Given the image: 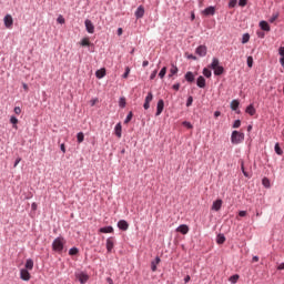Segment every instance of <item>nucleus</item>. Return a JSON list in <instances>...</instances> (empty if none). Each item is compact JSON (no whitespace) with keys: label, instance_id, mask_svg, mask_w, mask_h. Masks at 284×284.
I'll return each mask as SVG.
<instances>
[{"label":"nucleus","instance_id":"obj_1","mask_svg":"<svg viewBox=\"0 0 284 284\" xmlns=\"http://www.w3.org/2000/svg\"><path fill=\"white\" fill-rule=\"evenodd\" d=\"M64 246H65V239L63 237H57L52 243L53 252H58L59 254L63 252Z\"/></svg>","mask_w":284,"mask_h":284},{"label":"nucleus","instance_id":"obj_2","mask_svg":"<svg viewBox=\"0 0 284 284\" xmlns=\"http://www.w3.org/2000/svg\"><path fill=\"white\" fill-rule=\"evenodd\" d=\"M245 141V133H241L239 131H233L231 135V143L233 145H239V143H243Z\"/></svg>","mask_w":284,"mask_h":284},{"label":"nucleus","instance_id":"obj_3","mask_svg":"<svg viewBox=\"0 0 284 284\" xmlns=\"http://www.w3.org/2000/svg\"><path fill=\"white\" fill-rule=\"evenodd\" d=\"M6 28L8 30H12V26H14V20L12 19L11 14H7L3 19Z\"/></svg>","mask_w":284,"mask_h":284},{"label":"nucleus","instance_id":"obj_4","mask_svg":"<svg viewBox=\"0 0 284 284\" xmlns=\"http://www.w3.org/2000/svg\"><path fill=\"white\" fill-rule=\"evenodd\" d=\"M153 99H154V94H152V92H149L144 100V104H143L144 110H150V103H152Z\"/></svg>","mask_w":284,"mask_h":284},{"label":"nucleus","instance_id":"obj_5","mask_svg":"<svg viewBox=\"0 0 284 284\" xmlns=\"http://www.w3.org/2000/svg\"><path fill=\"white\" fill-rule=\"evenodd\" d=\"M164 108H165V102L163 101V99L159 100L158 105H156L155 116H161V114L163 113Z\"/></svg>","mask_w":284,"mask_h":284},{"label":"nucleus","instance_id":"obj_6","mask_svg":"<svg viewBox=\"0 0 284 284\" xmlns=\"http://www.w3.org/2000/svg\"><path fill=\"white\" fill-rule=\"evenodd\" d=\"M84 26H85L87 32H89V34H94V24L92 23L91 20H85Z\"/></svg>","mask_w":284,"mask_h":284},{"label":"nucleus","instance_id":"obj_7","mask_svg":"<svg viewBox=\"0 0 284 284\" xmlns=\"http://www.w3.org/2000/svg\"><path fill=\"white\" fill-rule=\"evenodd\" d=\"M195 53L199 54V57H205L207 54V47L200 45L196 48Z\"/></svg>","mask_w":284,"mask_h":284},{"label":"nucleus","instance_id":"obj_8","mask_svg":"<svg viewBox=\"0 0 284 284\" xmlns=\"http://www.w3.org/2000/svg\"><path fill=\"white\" fill-rule=\"evenodd\" d=\"M118 227H119V230L126 232V230L130 227V224H128V221H125V220H120L118 222Z\"/></svg>","mask_w":284,"mask_h":284},{"label":"nucleus","instance_id":"obj_9","mask_svg":"<svg viewBox=\"0 0 284 284\" xmlns=\"http://www.w3.org/2000/svg\"><path fill=\"white\" fill-rule=\"evenodd\" d=\"M223 207V200H216L213 202L211 210H214V212H219Z\"/></svg>","mask_w":284,"mask_h":284},{"label":"nucleus","instance_id":"obj_10","mask_svg":"<svg viewBox=\"0 0 284 284\" xmlns=\"http://www.w3.org/2000/svg\"><path fill=\"white\" fill-rule=\"evenodd\" d=\"M114 250V237H109L106 240V252L110 254Z\"/></svg>","mask_w":284,"mask_h":284},{"label":"nucleus","instance_id":"obj_11","mask_svg":"<svg viewBox=\"0 0 284 284\" xmlns=\"http://www.w3.org/2000/svg\"><path fill=\"white\" fill-rule=\"evenodd\" d=\"M215 13H216V9L214 7H207L203 11V14H205V17H214Z\"/></svg>","mask_w":284,"mask_h":284},{"label":"nucleus","instance_id":"obj_12","mask_svg":"<svg viewBox=\"0 0 284 284\" xmlns=\"http://www.w3.org/2000/svg\"><path fill=\"white\" fill-rule=\"evenodd\" d=\"M143 14H145V8L143 6L138 7L135 11L136 19H143Z\"/></svg>","mask_w":284,"mask_h":284},{"label":"nucleus","instance_id":"obj_13","mask_svg":"<svg viewBox=\"0 0 284 284\" xmlns=\"http://www.w3.org/2000/svg\"><path fill=\"white\" fill-rule=\"evenodd\" d=\"M20 277L22 278V281H30V272H28V270L22 268L20 271Z\"/></svg>","mask_w":284,"mask_h":284},{"label":"nucleus","instance_id":"obj_14","mask_svg":"<svg viewBox=\"0 0 284 284\" xmlns=\"http://www.w3.org/2000/svg\"><path fill=\"white\" fill-rule=\"evenodd\" d=\"M176 232H180V234H187V232H190V226L182 224L176 229Z\"/></svg>","mask_w":284,"mask_h":284},{"label":"nucleus","instance_id":"obj_15","mask_svg":"<svg viewBox=\"0 0 284 284\" xmlns=\"http://www.w3.org/2000/svg\"><path fill=\"white\" fill-rule=\"evenodd\" d=\"M101 234H112L114 229L112 226H105L100 229Z\"/></svg>","mask_w":284,"mask_h":284},{"label":"nucleus","instance_id":"obj_16","mask_svg":"<svg viewBox=\"0 0 284 284\" xmlns=\"http://www.w3.org/2000/svg\"><path fill=\"white\" fill-rule=\"evenodd\" d=\"M159 263H161V257H155L154 261L151 262V270L152 272H156V265H159Z\"/></svg>","mask_w":284,"mask_h":284},{"label":"nucleus","instance_id":"obj_17","mask_svg":"<svg viewBox=\"0 0 284 284\" xmlns=\"http://www.w3.org/2000/svg\"><path fill=\"white\" fill-rule=\"evenodd\" d=\"M260 28L261 30H264V32H270V23H267V21H261Z\"/></svg>","mask_w":284,"mask_h":284},{"label":"nucleus","instance_id":"obj_18","mask_svg":"<svg viewBox=\"0 0 284 284\" xmlns=\"http://www.w3.org/2000/svg\"><path fill=\"white\" fill-rule=\"evenodd\" d=\"M246 114H250V116H254V114H256V109L254 108V104H251L246 108Z\"/></svg>","mask_w":284,"mask_h":284},{"label":"nucleus","instance_id":"obj_19","mask_svg":"<svg viewBox=\"0 0 284 284\" xmlns=\"http://www.w3.org/2000/svg\"><path fill=\"white\" fill-rule=\"evenodd\" d=\"M197 88H205V78L203 75H200L196 81Z\"/></svg>","mask_w":284,"mask_h":284},{"label":"nucleus","instance_id":"obj_20","mask_svg":"<svg viewBox=\"0 0 284 284\" xmlns=\"http://www.w3.org/2000/svg\"><path fill=\"white\" fill-rule=\"evenodd\" d=\"M114 132H115V136H118V139H121L122 134V126H121V123H118L114 128Z\"/></svg>","mask_w":284,"mask_h":284},{"label":"nucleus","instance_id":"obj_21","mask_svg":"<svg viewBox=\"0 0 284 284\" xmlns=\"http://www.w3.org/2000/svg\"><path fill=\"white\" fill-rule=\"evenodd\" d=\"M239 105H241V102H239V100H233L231 102V110H233L234 112H236V110H239Z\"/></svg>","mask_w":284,"mask_h":284},{"label":"nucleus","instance_id":"obj_22","mask_svg":"<svg viewBox=\"0 0 284 284\" xmlns=\"http://www.w3.org/2000/svg\"><path fill=\"white\" fill-rule=\"evenodd\" d=\"M185 80H186L189 83L194 82V73H192L191 71L186 72V74H185Z\"/></svg>","mask_w":284,"mask_h":284},{"label":"nucleus","instance_id":"obj_23","mask_svg":"<svg viewBox=\"0 0 284 284\" xmlns=\"http://www.w3.org/2000/svg\"><path fill=\"white\" fill-rule=\"evenodd\" d=\"M214 70V74H215V77H221V74H223V72H224V69H223V67L222 65H220V67H216L215 69H213Z\"/></svg>","mask_w":284,"mask_h":284},{"label":"nucleus","instance_id":"obj_24","mask_svg":"<svg viewBox=\"0 0 284 284\" xmlns=\"http://www.w3.org/2000/svg\"><path fill=\"white\" fill-rule=\"evenodd\" d=\"M179 73V68L174 64L171 65V69H170V74L169 77H174V74H178Z\"/></svg>","mask_w":284,"mask_h":284},{"label":"nucleus","instance_id":"obj_25","mask_svg":"<svg viewBox=\"0 0 284 284\" xmlns=\"http://www.w3.org/2000/svg\"><path fill=\"white\" fill-rule=\"evenodd\" d=\"M97 79H103L105 77V69H100L95 72Z\"/></svg>","mask_w":284,"mask_h":284},{"label":"nucleus","instance_id":"obj_26","mask_svg":"<svg viewBox=\"0 0 284 284\" xmlns=\"http://www.w3.org/2000/svg\"><path fill=\"white\" fill-rule=\"evenodd\" d=\"M88 278H90V277L84 273L79 275V281L81 284L88 283Z\"/></svg>","mask_w":284,"mask_h":284},{"label":"nucleus","instance_id":"obj_27","mask_svg":"<svg viewBox=\"0 0 284 284\" xmlns=\"http://www.w3.org/2000/svg\"><path fill=\"white\" fill-rule=\"evenodd\" d=\"M10 123L13 124V129H14V130H18V129H19V126H17V123H19V119H17V116L12 115V116L10 118Z\"/></svg>","mask_w":284,"mask_h":284},{"label":"nucleus","instance_id":"obj_28","mask_svg":"<svg viewBox=\"0 0 284 284\" xmlns=\"http://www.w3.org/2000/svg\"><path fill=\"white\" fill-rule=\"evenodd\" d=\"M216 243L219 245H223V243H225V235L219 234L217 237H216Z\"/></svg>","mask_w":284,"mask_h":284},{"label":"nucleus","instance_id":"obj_29","mask_svg":"<svg viewBox=\"0 0 284 284\" xmlns=\"http://www.w3.org/2000/svg\"><path fill=\"white\" fill-rule=\"evenodd\" d=\"M77 141L78 143H83V141H85V135L83 134V132H79L77 134Z\"/></svg>","mask_w":284,"mask_h":284},{"label":"nucleus","instance_id":"obj_30","mask_svg":"<svg viewBox=\"0 0 284 284\" xmlns=\"http://www.w3.org/2000/svg\"><path fill=\"white\" fill-rule=\"evenodd\" d=\"M80 45H82V48L89 47L90 45V38H83L80 42Z\"/></svg>","mask_w":284,"mask_h":284},{"label":"nucleus","instance_id":"obj_31","mask_svg":"<svg viewBox=\"0 0 284 284\" xmlns=\"http://www.w3.org/2000/svg\"><path fill=\"white\" fill-rule=\"evenodd\" d=\"M34 267V262L32 260H27L26 262V268L32 270Z\"/></svg>","mask_w":284,"mask_h":284},{"label":"nucleus","instance_id":"obj_32","mask_svg":"<svg viewBox=\"0 0 284 284\" xmlns=\"http://www.w3.org/2000/svg\"><path fill=\"white\" fill-rule=\"evenodd\" d=\"M168 74V67H163L159 73L160 79H163Z\"/></svg>","mask_w":284,"mask_h":284},{"label":"nucleus","instance_id":"obj_33","mask_svg":"<svg viewBox=\"0 0 284 284\" xmlns=\"http://www.w3.org/2000/svg\"><path fill=\"white\" fill-rule=\"evenodd\" d=\"M77 254H79V248L72 247V248L69 250V255L70 256H77Z\"/></svg>","mask_w":284,"mask_h":284},{"label":"nucleus","instance_id":"obj_34","mask_svg":"<svg viewBox=\"0 0 284 284\" xmlns=\"http://www.w3.org/2000/svg\"><path fill=\"white\" fill-rule=\"evenodd\" d=\"M219 59L217 58H213V61L211 63V68L212 70H214L215 68H219Z\"/></svg>","mask_w":284,"mask_h":284},{"label":"nucleus","instance_id":"obj_35","mask_svg":"<svg viewBox=\"0 0 284 284\" xmlns=\"http://www.w3.org/2000/svg\"><path fill=\"white\" fill-rule=\"evenodd\" d=\"M203 74H204V77H206V79H210V77H212V71L207 68H204Z\"/></svg>","mask_w":284,"mask_h":284},{"label":"nucleus","instance_id":"obj_36","mask_svg":"<svg viewBox=\"0 0 284 284\" xmlns=\"http://www.w3.org/2000/svg\"><path fill=\"white\" fill-rule=\"evenodd\" d=\"M275 152L278 154V156L283 155V150L278 143L275 144Z\"/></svg>","mask_w":284,"mask_h":284},{"label":"nucleus","instance_id":"obj_37","mask_svg":"<svg viewBox=\"0 0 284 284\" xmlns=\"http://www.w3.org/2000/svg\"><path fill=\"white\" fill-rule=\"evenodd\" d=\"M250 42V33H244L242 37V43H248Z\"/></svg>","mask_w":284,"mask_h":284},{"label":"nucleus","instance_id":"obj_38","mask_svg":"<svg viewBox=\"0 0 284 284\" xmlns=\"http://www.w3.org/2000/svg\"><path fill=\"white\" fill-rule=\"evenodd\" d=\"M246 63L248 68H252V65H254V58H252V55L247 57Z\"/></svg>","mask_w":284,"mask_h":284},{"label":"nucleus","instance_id":"obj_39","mask_svg":"<svg viewBox=\"0 0 284 284\" xmlns=\"http://www.w3.org/2000/svg\"><path fill=\"white\" fill-rule=\"evenodd\" d=\"M241 170H242L244 176H246V179L250 178V173H247V172L245 171V164H244L243 162L241 163Z\"/></svg>","mask_w":284,"mask_h":284},{"label":"nucleus","instance_id":"obj_40","mask_svg":"<svg viewBox=\"0 0 284 284\" xmlns=\"http://www.w3.org/2000/svg\"><path fill=\"white\" fill-rule=\"evenodd\" d=\"M262 185H264V187H270V179L264 178V179L262 180Z\"/></svg>","mask_w":284,"mask_h":284},{"label":"nucleus","instance_id":"obj_41","mask_svg":"<svg viewBox=\"0 0 284 284\" xmlns=\"http://www.w3.org/2000/svg\"><path fill=\"white\" fill-rule=\"evenodd\" d=\"M132 116H133V114H132V111H131V112H129V114L126 115V118H125V120H124V123H125V124L130 123V121H132Z\"/></svg>","mask_w":284,"mask_h":284},{"label":"nucleus","instance_id":"obj_42","mask_svg":"<svg viewBox=\"0 0 284 284\" xmlns=\"http://www.w3.org/2000/svg\"><path fill=\"white\" fill-rule=\"evenodd\" d=\"M236 3H239V0H230L229 8H236Z\"/></svg>","mask_w":284,"mask_h":284},{"label":"nucleus","instance_id":"obj_43","mask_svg":"<svg viewBox=\"0 0 284 284\" xmlns=\"http://www.w3.org/2000/svg\"><path fill=\"white\" fill-rule=\"evenodd\" d=\"M125 103H126L125 98H120V101H119L120 108H125Z\"/></svg>","mask_w":284,"mask_h":284},{"label":"nucleus","instance_id":"obj_44","mask_svg":"<svg viewBox=\"0 0 284 284\" xmlns=\"http://www.w3.org/2000/svg\"><path fill=\"white\" fill-rule=\"evenodd\" d=\"M192 103H194V98L189 97L187 101H186V108H190V105H192Z\"/></svg>","mask_w":284,"mask_h":284},{"label":"nucleus","instance_id":"obj_45","mask_svg":"<svg viewBox=\"0 0 284 284\" xmlns=\"http://www.w3.org/2000/svg\"><path fill=\"white\" fill-rule=\"evenodd\" d=\"M122 77H123V79H128V77H130V67L125 68V72Z\"/></svg>","mask_w":284,"mask_h":284},{"label":"nucleus","instance_id":"obj_46","mask_svg":"<svg viewBox=\"0 0 284 284\" xmlns=\"http://www.w3.org/2000/svg\"><path fill=\"white\" fill-rule=\"evenodd\" d=\"M239 6H240L241 8H245V7L247 6V0H240V1H239Z\"/></svg>","mask_w":284,"mask_h":284},{"label":"nucleus","instance_id":"obj_47","mask_svg":"<svg viewBox=\"0 0 284 284\" xmlns=\"http://www.w3.org/2000/svg\"><path fill=\"white\" fill-rule=\"evenodd\" d=\"M58 23H65V18H63V16H59L58 19H57Z\"/></svg>","mask_w":284,"mask_h":284},{"label":"nucleus","instance_id":"obj_48","mask_svg":"<svg viewBox=\"0 0 284 284\" xmlns=\"http://www.w3.org/2000/svg\"><path fill=\"white\" fill-rule=\"evenodd\" d=\"M158 72H159L158 70H154V71L151 73V75H150L151 81H154V79H156Z\"/></svg>","mask_w":284,"mask_h":284},{"label":"nucleus","instance_id":"obj_49","mask_svg":"<svg viewBox=\"0 0 284 284\" xmlns=\"http://www.w3.org/2000/svg\"><path fill=\"white\" fill-rule=\"evenodd\" d=\"M230 281H231L232 283H236V282L239 281V275H232V276L230 277Z\"/></svg>","mask_w":284,"mask_h":284},{"label":"nucleus","instance_id":"obj_50","mask_svg":"<svg viewBox=\"0 0 284 284\" xmlns=\"http://www.w3.org/2000/svg\"><path fill=\"white\" fill-rule=\"evenodd\" d=\"M183 125H184V128H187L189 130H192V123H190V122H187V121H184L183 122Z\"/></svg>","mask_w":284,"mask_h":284},{"label":"nucleus","instance_id":"obj_51","mask_svg":"<svg viewBox=\"0 0 284 284\" xmlns=\"http://www.w3.org/2000/svg\"><path fill=\"white\" fill-rule=\"evenodd\" d=\"M233 128H234V129L241 128V120H236V121L233 123Z\"/></svg>","mask_w":284,"mask_h":284},{"label":"nucleus","instance_id":"obj_52","mask_svg":"<svg viewBox=\"0 0 284 284\" xmlns=\"http://www.w3.org/2000/svg\"><path fill=\"white\" fill-rule=\"evenodd\" d=\"M173 90H175L176 92H179V90L181 89V84L180 83H175L173 84Z\"/></svg>","mask_w":284,"mask_h":284},{"label":"nucleus","instance_id":"obj_53","mask_svg":"<svg viewBox=\"0 0 284 284\" xmlns=\"http://www.w3.org/2000/svg\"><path fill=\"white\" fill-rule=\"evenodd\" d=\"M239 216H247V212L246 211H240L239 212Z\"/></svg>","mask_w":284,"mask_h":284},{"label":"nucleus","instance_id":"obj_54","mask_svg":"<svg viewBox=\"0 0 284 284\" xmlns=\"http://www.w3.org/2000/svg\"><path fill=\"white\" fill-rule=\"evenodd\" d=\"M278 52H280V55H281L282 58H284V47H281L280 50H278Z\"/></svg>","mask_w":284,"mask_h":284},{"label":"nucleus","instance_id":"obj_55","mask_svg":"<svg viewBox=\"0 0 284 284\" xmlns=\"http://www.w3.org/2000/svg\"><path fill=\"white\" fill-rule=\"evenodd\" d=\"M19 163H21V158H18L13 164V168H17V165H19Z\"/></svg>","mask_w":284,"mask_h":284},{"label":"nucleus","instance_id":"obj_56","mask_svg":"<svg viewBox=\"0 0 284 284\" xmlns=\"http://www.w3.org/2000/svg\"><path fill=\"white\" fill-rule=\"evenodd\" d=\"M14 113H16V114H21V109H20L19 106H16V108H14Z\"/></svg>","mask_w":284,"mask_h":284},{"label":"nucleus","instance_id":"obj_57","mask_svg":"<svg viewBox=\"0 0 284 284\" xmlns=\"http://www.w3.org/2000/svg\"><path fill=\"white\" fill-rule=\"evenodd\" d=\"M98 101H99V99H93V100H91V106L97 105Z\"/></svg>","mask_w":284,"mask_h":284},{"label":"nucleus","instance_id":"obj_58","mask_svg":"<svg viewBox=\"0 0 284 284\" xmlns=\"http://www.w3.org/2000/svg\"><path fill=\"white\" fill-rule=\"evenodd\" d=\"M60 150H61V152H63V154H65V144H61Z\"/></svg>","mask_w":284,"mask_h":284},{"label":"nucleus","instance_id":"obj_59","mask_svg":"<svg viewBox=\"0 0 284 284\" xmlns=\"http://www.w3.org/2000/svg\"><path fill=\"white\" fill-rule=\"evenodd\" d=\"M37 207H38L37 203L33 202V203L31 204V209H32L33 211H37Z\"/></svg>","mask_w":284,"mask_h":284},{"label":"nucleus","instance_id":"obj_60","mask_svg":"<svg viewBox=\"0 0 284 284\" xmlns=\"http://www.w3.org/2000/svg\"><path fill=\"white\" fill-rule=\"evenodd\" d=\"M214 116H215V119H219V116H221V112L220 111H215L214 112Z\"/></svg>","mask_w":284,"mask_h":284},{"label":"nucleus","instance_id":"obj_61","mask_svg":"<svg viewBox=\"0 0 284 284\" xmlns=\"http://www.w3.org/2000/svg\"><path fill=\"white\" fill-rule=\"evenodd\" d=\"M106 283H109V284H114V281H113L111 277H108V278H106Z\"/></svg>","mask_w":284,"mask_h":284},{"label":"nucleus","instance_id":"obj_62","mask_svg":"<svg viewBox=\"0 0 284 284\" xmlns=\"http://www.w3.org/2000/svg\"><path fill=\"white\" fill-rule=\"evenodd\" d=\"M190 280H191L190 275H186L184 278V283H190Z\"/></svg>","mask_w":284,"mask_h":284},{"label":"nucleus","instance_id":"obj_63","mask_svg":"<svg viewBox=\"0 0 284 284\" xmlns=\"http://www.w3.org/2000/svg\"><path fill=\"white\" fill-rule=\"evenodd\" d=\"M277 270H284V262L277 266Z\"/></svg>","mask_w":284,"mask_h":284},{"label":"nucleus","instance_id":"obj_64","mask_svg":"<svg viewBox=\"0 0 284 284\" xmlns=\"http://www.w3.org/2000/svg\"><path fill=\"white\" fill-rule=\"evenodd\" d=\"M280 63H281V65L284 68V58H281V59H280Z\"/></svg>","mask_w":284,"mask_h":284}]
</instances>
